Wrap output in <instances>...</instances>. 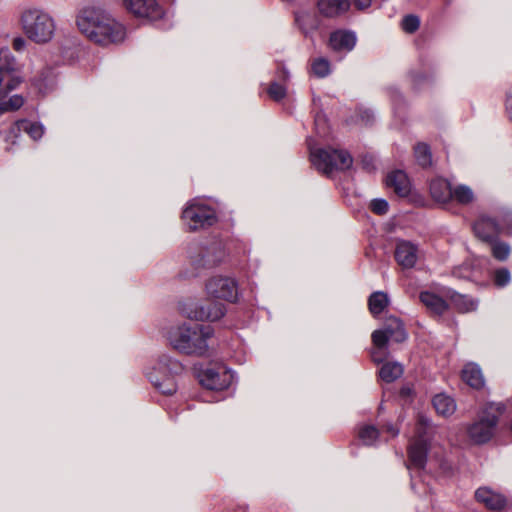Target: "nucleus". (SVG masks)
<instances>
[{"mask_svg": "<svg viewBox=\"0 0 512 512\" xmlns=\"http://www.w3.org/2000/svg\"><path fill=\"white\" fill-rule=\"evenodd\" d=\"M76 26L83 36L101 47L122 44L127 37L126 26L98 5H87L79 9Z\"/></svg>", "mask_w": 512, "mask_h": 512, "instance_id": "1", "label": "nucleus"}, {"mask_svg": "<svg viewBox=\"0 0 512 512\" xmlns=\"http://www.w3.org/2000/svg\"><path fill=\"white\" fill-rule=\"evenodd\" d=\"M18 21L25 37L35 44H48L56 35L55 18L40 6L24 7L19 14Z\"/></svg>", "mask_w": 512, "mask_h": 512, "instance_id": "2", "label": "nucleus"}, {"mask_svg": "<svg viewBox=\"0 0 512 512\" xmlns=\"http://www.w3.org/2000/svg\"><path fill=\"white\" fill-rule=\"evenodd\" d=\"M213 336L210 326L182 324L171 327L167 339L169 344L180 353L204 356L208 352V340Z\"/></svg>", "mask_w": 512, "mask_h": 512, "instance_id": "3", "label": "nucleus"}, {"mask_svg": "<svg viewBox=\"0 0 512 512\" xmlns=\"http://www.w3.org/2000/svg\"><path fill=\"white\" fill-rule=\"evenodd\" d=\"M505 411L502 403L490 402L479 410L476 419L466 427L467 436L476 445L488 443L496 434L501 415Z\"/></svg>", "mask_w": 512, "mask_h": 512, "instance_id": "4", "label": "nucleus"}, {"mask_svg": "<svg viewBox=\"0 0 512 512\" xmlns=\"http://www.w3.org/2000/svg\"><path fill=\"white\" fill-rule=\"evenodd\" d=\"M184 366L177 359L163 354L146 370V376L152 385L165 395L177 391L176 377L182 374Z\"/></svg>", "mask_w": 512, "mask_h": 512, "instance_id": "5", "label": "nucleus"}, {"mask_svg": "<svg viewBox=\"0 0 512 512\" xmlns=\"http://www.w3.org/2000/svg\"><path fill=\"white\" fill-rule=\"evenodd\" d=\"M188 258L195 269H213L229 258L226 244L220 239L206 242H193L189 245Z\"/></svg>", "mask_w": 512, "mask_h": 512, "instance_id": "6", "label": "nucleus"}, {"mask_svg": "<svg viewBox=\"0 0 512 512\" xmlns=\"http://www.w3.org/2000/svg\"><path fill=\"white\" fill-rule=\"evenodd\" d=\"M310 161L317 171L330 175L335 171L347 170L352 166L353 158L346 150L333 148H315L309 143Z\"/></svg>", "mask_w": 512, "mask_h": 512, "instance_id": "7", "label": "nucleus"}, {"mask_svg": "<svg viewBox=\"0 0 512 512\" xmlns=\"http://www.w3.org/2000/svg\"><path fill=\"white\" fill-rule=\"evenodd\" d=\"M434 427L428 417L420 416L416 426V437L411 441L408 449L409 470H423L427 464L429 452V441L433 434Z\"/></svg>", "mask_w": 512, "mask_h": 512, "instance_id": "8", "label": "nucleus"}, {"mask_svg": "<svg viewBox=\"0 0 512 512\" xmlns=\"http://www.w3.org/2000/svg\"><path fill=\"white\" fill-rule=\"evenodd\" d=\"M184 226L198 231L213 226L218 221L216 210L200 198L189 201L182 212Z\"/></svg>", "mask_w": 512, "mask_h": 512, "instance_id": "9", "label": "nucleus"}, {"mask_svg": "<svg viewBox=\"0 0 512 512\" xmlns=\"http://www.w3.org/2000/svg\"><path fill=\"white\" fill-rule=\"evenodd\" d=\"M502 229L506 230L508 234L512 233V210L503 212L500 223L491 217L481 216L473 225L476 237L488 244L498 238Z\"/></svg>", "mask_w": 512, "mask_h": 512, "instance_id": "10", "label": "nucleus"}, {"mask_svg": "<svg viewBox=\"0 0 512 512\" xmlns=\"http://www.w3.org/2000/svg\"><path fill=\"white\" fill-rule=\"evenodd\" d=\"M25 81V64L18 61L8 48H2V89L16 90Z\"/></svg>", "mask_w": 512, "mask_h": 512, "instance_id": "11", "label": "nucleus"}, {"mask_svg": "<svg viewBox=\"0 0 512 512\" xmlns=\"http://www.w3.org/2000/svg\"><path fill=\"white\" fill-rule=\"evenodd\" d=\"M205 290L209 296L229 302H235L239 295L238 282L230 276L210 277L205 284Z\"/></svg>", "mask_w": 512, "mask_h": 512, "instance_id": "12", "label": "nucleus"}, {"mask_svg": "<svg viewBox=\"0 0 512 512\" xmlns=\"http://www.w3.org/2000/svg\"><path fill=\"white\" fill-rule=\"evenodd\" d=\"M123 5L134 17L150 22L163 20L166 15L157 0H123Z\"/></svg>", "mask_w": 512, "mask_h": 512, "instance_id": "13", "label": "nucleus"}, {"mask_svg": "<svg viewBox=\"0 0 512 512\" xmlns=\"http://www.w3.org/2000/svg\"><path fill=\"white\" fill-rule=\"evenodd\" d=\"M371 337L374 346L381 347L388 344L390 339L397 343L404 342L408 335L399 318L389 317L385 321L384 328L375 330Z\"/></svg>", "mask_w": 512, "mask_h": 512, "instance_id": "14", "label": "nucleus"}, {"mask_svg": "<svg viewBox=\"0 0 512 512\" xmlns=\"http://www.w3.org/2000/svg\"><path fill=\"white\" fill-rule=\"evenodd\" d=\"M182 313L189 319L196 321H217L226 313V308L221 303H212L208 306L196 302L184 304Z\"/></svg>", "mask_w": 512, "mask_h": 512, "instance_id": "15", "label": "nucleus"}, {"mask_svg": "<svg viewBox=\"0 0 512 512\" xmlns=\"http://www.w3.org/2000/svg\"><path fill=\"white\" fill-rule=\"evenodd\" d=\"M202 386L210 390L228 389L234 382V373L225 367L206 368L198 373Z\"/></svg>", "mask_w": 512, "mask_h": 512, "instance_id": "16", "label": "nucleus"}, {"mask_svg": "<svg viewBox=\"0 0 512 512\" xmlns=\"http://www.w3.org/2000/svg\"><path fill=\"white\" fill-rule=\"evenodd\" d=\"M475 498L491 511L503 512L512 508L511 499L488 487L478 488L475 491Z\"/></svg>", "mask_w": 512, "mask_h": 512, "instance_id": "17", "label": "nucleus"}, {"mask_svg": "<svg viewBox=\"0 0 512 512\" xmlns=\"http://www.w3.org/2000/svg\"><path fill=\"white\" fill-rule=\"evenodd\" d=\"M357 43L356 33L351 30L339 29L330 34L329 47L338 53L351 52Z\"/></svg>", "mask_w": 512, "mask_h": 512, "instance_id": "18", "label": "nucleus"}, {"mask_svg": "<svg viewBox=\"0 0 512 512\" xmlns=\"http://www.w3.org/2000/svg\"><path fill=\"white\" fill-rule=\"evenodd\" d=\"M395 259L402 268H413L418 260V246L407 240L397 241Z\"/></svg>", "mask_w": 512, "mask_h": 512, "instance_id": "19", "label": "nucleus"}, {"mask_svg": "<svg viewBox=\"0 0 512 512\" xmlns=\"http://www.w3.org/2000/svg\"><path fill=\"white\" fill-rule=\"evenodd\" d=\"M317 7L326 18H337L349 11L350 0H318Z\"/></svg>", "mask_w": 512, "mask_h": 512, "instance_id": "20", "label": "nucleus"}, {"mask_svg": "<svg viewBox=\"0 0 512 512\" xmlns=\"http://www.w3.org/2000/svg\"><path fill=\"white\" fill-rule=\"evenodd\" d=\"M431 197L438 203H448L452 199L451 183L444 178L438 177L430 182Z\"/></svg>", "mask_w": 512, "mask_h": 512, "instance_id": "21", "label": "nucleus"}, {"mask_svg": "<svg viewBox=\"0 0 512 512\" xmlns=\"http://www.w3.org/2000/svg\"><path fill=\"white\" fill-rule=\"evenodd\" d=\"M387 186L394 189L400 196H406L410 192V181L407 174L402 170L392 171L386 178Z\"/></svg>", "mask_w": 512, "mask_h": 512, "instance_id": "22", "label": "nucleus"}, {"mask_svg": "<svg viewBox=\"0 0 512 512\" xmlns=\"http://www.w3.org/2000/svg\"><path fill=\"white\" fill-rule=\"evenodd\" d=\"M463 381L474 389H480L484 386L485 380L482 370L478 364L470 362L462 369Z\"/></svg>", "mask_w": 512, "mask_h": 512, "instance_id": "23", "label": "nucleus"}, {"mask_svg": "<svg viewBox=\"0 0 512 512\" xmlns=\"http://www.w3.org/2000/svg\"><path fill=\"white\" fill-rule=\"evenodd\" d=\"M55 80L54 70L45 66L38 71L31 79L32 85L40 92L47 93L53 86Z\"/></svg>", "mask_w": 512, "mask_h": 512, "instance_id": "24", "label": "nucleus"}, {"mask_svg": "<svg viewBox=\"0 0 512 512\" xmlns=\"http://www.w3.org/2000/svg\"><path fill=\"white\" fill-rule=\"evenodd\" d=\"M14 129L19 132H25L34 141L40 140L45 132V128L42 123L27 119H20L16 121Z\"/></svg>", "mask_w": 512, "mask_h": 512, "instance_id": "25", "label": "nucleus"}, {"mask_svg": "<svg viewBox=\"0 0 512 512\" xmlns=\"http://www.w3.org/2000/svg\"><path fill=\"white\" fill-rule=\"evenodd\" d=\"M420 300L431 312L437 315L443 314L447 309L445 300L432 292H421Z\"/></svg>", "mask_w": 512, "mask_h": 512, "instance_id": "26", "label": "nucleus"}, {"mask_svg": "<svg viewBox=\"0 0 512 512\" xmlns=\"http://www.w3.org/2000/svg\"><path fill=\"white\" fill-rule=\"evenodd\" d=\"M432 404L436 412L445 417L452 415L456 410L454 399L446 394L435 395Z\"/></svg>", "mask_w": 512, "mask_h": 512, "instance_id": "27", "label": "nucleus"}, {"mask_svg": "<svg viewBox=\"0 0 512 512\" xmlns=\"http://www.w3.org/2000/svg\"><path fill=\"white\" fill-rule=\"evenodd\" d=\"M450 299L452 305L462 313L475 311L479 303L478 300L455 291L451 294Z\"/></svg>", "mask_w": 512, "mask_h": 512, "instance_id": "28", "label": "nucleus"}, {"mask_svg": "<svg viewBox=\"0 0 512 512\" xmlns=\"http://www.w3.org/2000/svg\"><path fill=\"white\" fill-rule=\"evenodd\" d=\"M295 21L305 35L318 29L319 21L317 17L307 11H301L295 14Z\"/></svg>", "mask_w": 512, "mask_h": 512, "instance_id": "29", "label": "nucleus"}, {"mask_svg": "<svg viewBox=\"0 0 512 512\" xmlns=\"http://www.w3.org/2000/svg\"><path fill=\"white\" fill-rule=\"evenodd\" d=\"M403 374V366L398 362H385L379 370L381 380L391 383Z\"/></svg>", "mask_w": 512, "mask_h": 512, "instance_id": "30", "label": "nucleus"}, {"mask_svg": "<svg viewBox=\"0 0 512 512\" xmlns=\"http://www.w3.org/2000/svg\"><path fill=\"white\" fill-rule=\"evenodd\" d=\"M389 303V297L382 291L373 292L368 299V306L373 316L381 314Z\"/></svg>", "mask_w": 512, "mask_h": 512, "instance_id": "31", "label": "nucleus"}, {"mask_svg": "<svg viewBox=\"0 0 512 512\" xmlns=\"http://www.w3.org/2000/svg\"><path fill=\"white\" fill-rule=\"evenodd\" d=\"M480 259H470L455 267L452 274L454 277L463 280H473L476 277L475 266L478 264Z\"/></svg>", "mask_w": 512, "mask_h": 512, "instance_id": "32", "label": "nucleus"}, {"mask_svg": "<svg viewBox=\"0 0 512 512\" xmlns=\"http://www.w3.org/2000/svg\"><path fill=\"white\" fill-rule=\"evenodd\" d=\"M490 252L494 259L499 262L508 260L511 254V247L508 242L502 241L499 238L489 243Z\"/></svg>", "mask_w": 512, "mask_h": 512, "instance_id": "33", "label": "nucleus"}, {"mask_svg": "<svg viewBox=\"0 0 512 512\" xmlns=\"http://www.w3.org/2000/svg\"><path fill=\"white\" fill-rule=\"evenodd\" d=\"M358 438L363 445L373 446L379 440V431L374 425H362L358 430Z\"/></svg>", "mask_w": 512, "mask_h": 512, "instance_id": "34", "label": "nucleus"}, {"mask_svg": "<svg viewBox=\"0 0 512 512\" xmlns=\"http://www.w3.org/2000/svg\"><path fill=\"white\" fill-rule=\"evenodd\" d=\"M452 199L462 205H468L475 199L473 190L464 184L455 186L452 189Z\"/></svg>", "mask_w": 512, "mask_h": 512, "instance_id": "35", "label": "nucleus"}, {"mask_svg": "<svg viewBox=\"0 0 512 512\" xmlns=\"http://www.w3.org/2000/svg\"><path fill=\"white\" fill-rule=\"evenodd\" d=\"M9 93H6L2 89V113L8 111H16L20 109L24 103L25 99L20 94H13L8 96Z\"/></svg>", "mask_w": 512, "mask_h": 512, "instance_id": "36", "label": "nucleus"}, {"mask_svg": "<svg viewBox=\"0 0 512 512\" xmlns=\"http://www.w3.org/2000/svg\"><path fill=\"white\" fill-rule=\"evenodd\" d=\"M491 280L495 287L502 289L507 287L512 281V275L508 268L499 267L491 273Z\"/></svg>", "mask_w": 512, "mask_h": 512, "instance_id": "37", "label": "nucleus"}, {"mask_svg": "<svg viewBox=\"0 0 512 512\" xmlns=\"http://www.w3.org/2000/svg\"><path fill=\"white\" fill-rule=\"evenodd\" d=\"M414 154L417 163L423 168L429 167L432 164V154L427 144H417L414 148Z\"/></svg>", "mask_w": 512, "mask_h": 512, "instance_id": "38", "label": "nucleus"}, {"mask_svg": "<svg viewBox=\"0 0 512 512\" xmlns=\"http://www.w3.org/2000/svg\"><path fill=\"white\" fill-rule=\"evenodd\" d=\"M311 70L317 78H325L331 73L330 61L324 57H318L312 61Z\"/></svg>", "mask_w": 512, "mask_h": 512, "instance_id": "39", "label": "nucleus"}, {"mask_svg": "<svg viewBox=\"0 0 512 512\" xmlns=\"http://www.w3.org/2000/svg\"><path fill=\"white\" fill-rule=\"evenodd\" d=\"M267 93L274 101H280L285 98L287 89L284 85H281L278 82H272L267 89Z\"/></svg>", "mask_w": 512, "mask_h": 512, "instance_id": "40", "label": "nucleus"}, {"mask_svg": "<svg viewBox=\"0 0 512 512\" xmlns=\"http://www.w3.org/2000/svg\"><path fill=\"white\" fill-rule=\"evenodd\" d=\"M420 26V20L415 15H407L402 20V29L407 33L415 32Z\"/></svg>", "mask_w": 512, "mask_h": 512, "instance_id": "41", "label": "nucleus"}, {"mask_svg": "<svg viewBox=\"0 0 512 512\" xmlns=\"http://www.w3.org/2000/svg\"><path fill=\"white\" fill-rule=\"evenodd\" d=\"M370 209L372 212H374L378 215H383L388 212L389 204L383 198H376L371 201Z\"/></svg>", "mask_w": 512, "mask_h": 512, "instance_id": "42", "label": "nucleus"}, {"mask_svg": "<svg viewBox=\"0 0 512 512\" xmlns=\"http://www.w3.org/2000/svg\"><path fill=\"white\" fill-rule=\"evenodd\" d=\"M372 359L375 363H382L388 356L387 344L383 346H375V349L371 352Z\"/></svg>", "mask_w": 512, "mask_h": 512, "instance_id": "43", "label": "nucleus"}, {"mask_svg": "<svg viewBox=\"0 0 512 512\" xmlns=\"http://www.w3.org/2000/svg\"><path fill=\"white\" fill-rule=\"evenodd\" d=\"M27 38L22 35H17L11 40V47L15 52L21 53L24 52L27 48Z\"/></svg>", "mask_w": 512, "mask_h": 512, "instance_id": "44", "label": "nucleus"}, {"mask_svg": "<svg viewBox=\"0 0 512 512\" xmlns=\"http://www.w3.org/2000/svg\"><path fill=\"white\" fill-rule=\"evenodd\" d=\"M504 109L506 117L512 122V85L505 93Z\"/></svg>", "mask_w": 512, "mask_h": 512, "instance_id": "45", "label": "nucleus"}, {"mask_svg": "<svg viewBox=\"0 0 512 512\" xmlns=\"http://www.w3.org/2000/svg\"><path fill=\"white\" fill-rule=\"evenodd\" d=\"M374 0H355V7L358 10H366L368 9Z\"/></svg>", "mask_w": 512, "mask_h": 512, "instance_id": "46", "label": "nucleus"}, {"mask_svg": "<svg viewBox=\"0 0 512 512\" xmlns=\"http://www.w3.org/2000/svg\"><path fill=\"white\" fill-rule=\"evenodd\" d=\"M391 99L393 102V105L396 106L402 102V95L400 92L396 89H391L390 91Z\"/></svg>", "mask_w": 512, "mask_h": 512, "instance_id": "47", "label": "nucleus"}, {"mask_svg": "<svg viewBox=\"0 0 512 512\" xmlns=\"http://www.w3.org/2000/svg\"><path fill=\"white\" fill-rule=\"evenodd\" d=\"M321 123H325V116L317 114L316 117H315V125H316L317 132L319 134H321V135H324L325 132L324 131H320V124Z\"/></svg>", "mask_w": 512, "mask_h": 512, "instance_id": "48", "label": "nucleus"}, {"mask_svg": "<svg viewBox=\"0 0 512 512\" xmlns=\"http://www.w3.org/2000/svg\"><path fill=\"white\" fill-rule=\"evenodd\" d=\"M385 431L388 432L392 437H396L399 434V429L395 427L393 424H387L384 427Z\"/></svg>", "mask_w": 512, "mask_h": 512, "instance_id": "49", "label": "nucleus"}, {"mask_svg": "<svg viewBox=\"0 0 512 512\" xmlns=\"http://www.w3.org/2000/svg\"><path fill=\"white\" fill-rule=\"evenodd\" d=\"M374 118V115L373 113L370 111V110H365L362 114H361V119L362 121H364L366 124H368L372 119Z\"/></svg>", "mask_w": 512, "mask_h": 512, "instance_id": "50", "label": "nucleus"}, {"mask_svg": "<svg viewBox=\"0 0 512 512\" xmlns=\"http://www.w3.org/2000/svg\"><path fill=\"white\" fill-rule=\"evenodd\" d=\"M281 72L283 74V79L288 80L290 77L289 71L283 68Z\"/></svg>", "mask_w": 512, "mask_h": 512, "instance_id": "51", "label": "nucleus"}, {"mask_svg": "<svg viewBox=\"0 0 512 512\" xmlns=\"http://www.w3.org/2000/svg\"><path fill=\"white\" fill-rule=\"evenodd\" d=\"M402 393H404V394H408V393H410V389H405V388H403V389H402Z\"/></svg>", "mask_w": 512, "mask_h": 512, "instance_id": "52", "label": "nucleus"}, {"mask_svg": "<svg viewBox=\"0 0 512 512\" xmlns=\"http://www.w3.org/2000/svg\"><path fill=\"white\" fill-rule=\"evenodd\" d=\"M168 27H170V24L163 26V28H168Z\"/></svg>", "mask_w": 512, "mask_h": 512, "instance_id": "53", "label": "nucleus"}]
</instances>
